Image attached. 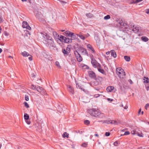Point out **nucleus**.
<instances>
[{
    "label": "nucleus",
    "instance_id": "nucleus-1",
    "mask_svg": "<svg viewBox=\"0 0 149 149\" xmlns=\"http://www.w3.org/2000/svg\"><path fill=\"white\" fill-rule=\"evenodd\" d=\"M39 35L42 37L43 43L47 47L49 48L55 47L53 40L49 35L45 32H41Z\"/></svg>",
    "mask_w": 149,
    "mask_h": 149
},
{
    "label": "nucleus",
    "instance_id": "nucleus-2",
    "mask_svg": "<svg viewBox=\"0 0 149 149\" xmlns=\"http://www.w3.org/2000/svg\"><path fill=\"white\" fill-rule=\"evenodd\" d=\"M88 113L92 116L96 118H102L103 116V113L101 111L95 108L90 109L88 110Z\"/></svg>",
    "mask_w": 149,
    "mask_h": 149
},
{
    "label": "nucleus",
    "instance_id": "nucleus-3",
    "mask_svg": "<svg viewBox=\"0 0 149 149\" xmlns=\"http://www.w3.org/2000/svg\"><path fill=\"white\" fill-rule=\"evenodd\" d=\"M114 24L115 25L120 27H125L126 29H127L129 27L128 23L125 19H117Z\"/></svg>",
    "mask_w": 149,
    "mask_h": 149
},
{
    "label": "nucleus",
    "instance_id": "nucleus-4",
    "mask_svg": "<svg viewBox=\"0 0 149 149\" xmlns=\"http://www.w3.org/2000/svg\"><path fill=\"white\" fill-rule=\"evenodd\" d=\"M102 79V77H97V79H95L94 81L91 82L90 83L91 86L93 87L97 86L100 84V80Z\"/></svg>",
    "mask_w": 149,
    "mask_h": 149
},
{
    "label": "nucleus",
    "instance_id": "nucleus-5",
    "mask_svg": "<svg viewBox=\"0 0 149 149\" xmlns=\"http://www.w3.org/2000/svg\"><path fill=\"white\" fill-rule=\"evenodd\" d=\"M91 63L94 68H96L98 67H100V64L94 58L93 55L91 56Z\"/></svg>",
    "mask_w": 149,
    "mask_h": 149
},
{
    "label": "nucleus",
    "instance_id": "nucleus-6",
    "mask_svg": "<svg viewBox=\"0 0 149 149\" xmlns=\"http://www.w3.org/2000/svg\"><path fill=\"white\" fill-rule=\"evenodd\" d=\"M116 70V73L119 76H120V75H125V72L121 68H117Z\"/></svg>",
    "mask_w": 149,
    "mask_h": 149
},
{
    "label": "nucleus",
    "instance_id": "nucleus-7",
    "mask_svg": "<svg viewBox=\"0 0 149 149\" xmlns=\"http://www.w3.org/2000/svg\"><path fill=\"white\" fill-rule=\"evenodd\" d=\"M78 49L79 51L82 53H84V54L87 55V56H88V54L86 49L82 46L79 47Z\"/></svg>",
    "mask_w": 149,
    "mask_h": 149
},
{
    "label": "nucleus",
    "instance_id": "nucleus-8",
    "mask_svg": "<svg viewBox=\"0 0 149 149\" xmlns=\"http://www.w3.org/2000/svg\"><path fill=\"white\" fill-rule=\"evenodd\" d=\"M62 52L64 54L65 56H67L70 52V47H67L66 49H63Z\"/></svg>",
    "mask_w": 149,
    "mask_h": 149
},
{
    "label": "nucleus",
    "instance_id": "nucleus-9",
    "mask_svg": "<svg viewBox=\"0 0 149 149\" xmlns=\"http://www.w3.org/2000/svg\"><path fill=\"white\" fill-rule=\"evenodd\" d=\"M89 76L91 78L95 79H97V77L95 72L93 71H90L88 72Z\"/></svg>",
    "mask_w": 149,
    "mask_h": 149
},
{
    "label": "nucleus",
    "instance_id": "nucleus-10",
    "mask_svg": "<svg viewBox=\"0 0 149 149\" xmlns=\"http://www.w3.org/2000/svg\"><path fill=\"white\" fill-rule=\"evenodd\" d=\"M38 87L39 88L38 91V92L42 95H44L46 94V91L42 87L39 86Z\"/></svg>",
    "mask_w": 149,
    "mask_h": 149
},
{
    "label": "nucleus",
    "instance_id": "nucleus-11",
    "mask_svg": "<svg viewBox=\"0 0 149 149\" xmlns=\"http://www.w3.org/2000/svg\"><path fill=\"white\" fill-rule=\"evenodd\" d=\"M72 39L70 38L69 37L68 38L66 37L64 40V41H63V42L67 43H70L72 42Z\"/></svg>",
    "mask_w": 149,
    "mask_h": 149
},
{
    "label": "nucleus",
    "instance_id": "nucleus-12",
    "mask_svg": "<svg viewBox=\"0 0 149 149\" xmlns=\"http://www.w3.org/2000/svg\"><path fill=\"white\" fill-rule=\"evenodd\" d=\"M67 88L68 90L70 93L73 94L74 93V89L70 85H68L67 86Z\"/></svg>",
    "mask_w": 149,
    "mask_h": 149
},
{
    "label": "nucleus",
    "instance_id": "nucleus-13",
    "mask_svg": "<svg viewBox=\"0 0 149 149\" xmlns=\"http://www.w3.org/2000/svg\"><path fill=\"white\" fill-rule=\"evenodd\" d=\"M38 86H36L33 84H32L31 85V88L34 90L37 91H38L39 88H38Z\"/></svg>",
    "mask_w": 149,
    "mask_h": 149
},
{
    "label": "nucleus",
    "instance_id": "nucleus-14",
    "mask_svg": "<svg viewBox=\"0 0 149 149\" xmlns=\"http://www.w3.org/2000/svg\"><path fill=\"white\" fill-rule=\"evenodd\" d=\"M111 53V55L114 58H116L117 57V55L115 51L114 50H111L110 51Z\"/></svg>",
    "mask_w": 149,
    "mask_h": 149
},
{
    "label": "nucleus",
    "instance_id": "nucleus-15",
    "mask_svg": "<svg viewBox=\"0 0 149 149\" xmlns=\"http://www.w3.org/2000/svg\"><path fill=\"white\" fill-rule=\"evenodd\" d=\"M66 37L60 35L59 36L58 38L61 41L63 42L64 41V40L65 38Z\"/></svg>",
    "mask_w": 149,
    "mask_h": 149
},
{
    "label": "nucleus",
    "instance_id": "nucleus-16",
    "mask_svg": "<svg viewBox=\"0 0 149 149\" xmlns=\"http://www.w3.org/2000/svg\"><path fill=\"white\" fill-rule=\"evenodd\" d=\"M114 88V87L112 86H109L107 88V90L108 92H111L113 90Z\"/></svg>",
    "mask_w": 149,
    "mask_h": 149
},
{
    "label": "nucleus",
    "instance_id": "nucleus-17",
    "mask_svg": "<svg viewBox=\"0 0 149 149\" xmlns=\"http://www.w3.org/2000/svg\"><path fill=\"white\" fill-rule=\"evenodd\" d=\"M134 28L132 29V30L135 33H138L139 31V29L138 27H137L136 26L135 27H133Z\"/></svg>",
    "mask_w": 149,
    "mask_h": 149
},
{
    "label": "nucleus",
    "instance_id": "nucleus-18",
    "mask_svg": "<svg viewBox=\"0 0 149 149\" xmlns=\"http://www.w3.org/2000/svg\"><path fill=\"white\" fill-rule=\"evenodd\" d=\"M21 54L23 56L26 57L28 56L29 55V54L26 51H24L23 52H22Z\"/></svg>",
    "mask_w": 149,
    "mask_h": 149
},
{
    "label": "nucleus",
    "instance_id": "nucleus-19",
    "mask_svg": "<svg viewBox=\"0 0 149 149\" xmlns=\"http://www.w3.org/2000/svg\"><path fill=\"white\" fill-rule=\"evenodd\" d=\"M76 58L77 61L79 62H81L82 61V58L80 55L78 56H76Z\"/></svg>",
    "mask_w": 149,
    "mask_h": 149
},
{
    "label": "nucleus",
    "instance_id": "nucleus-20",
    "mask_svg": "<svg viewBox=\"0 0 149 149\" xmlns=\"http://www.w3.org/2000/svg\"><path fill=\"white\" fill-rule=\"evenodd\" d=\"M71 33H72V32H70L69 31H66L65 32V34L64 35H65L67 37H69L70 36Z\"/></svg>",
    "mask_w": 149,
    "mask_h": 149
},
{
    "label": "nucleus",
    "instance_id": "nucleus-21",
    "mask_svg": "<svg viewBox=\"0 0 149 149\" xmlns=\"http://www.w3.org/2000/svg\"><path fill=\"white\" fill-rule=\"evenodd\" d=\"M143 82L144 83L149 82V79L148 77H144L143 79Z\"/></svg>",
    "mask_w": 149,
    "mask_h": 149
},
{
    "label": "nucleus",
    "instance_id": "nucleus-22",
    "mask_svg": "<svg viewBox=\"0 0 149 149\" xmlns=\"http://www.w3.org/2000/svg\"><path fill=\"white\" fill-rule=\"evenodd\" d=\"M141 39L143 41L146 42L148 40V38L146 37L145 36H143L141 37Z\"/></svg>",
    "mask_w": 149,
    "mask_h": 149
},
{
    "label": "nucleus",
    "instance_id": "nucleus-23",
    "mask_svg": "<svg viewBox=\"0 0 149 149\" xmlns=\"http://www.w3.org/2000/svg\"><path fill=\"white\" fill-rule=\"evenodd\" d=\"M24 118L25 120H28L29 119V116L27 113H25L24 116Z\"/></svg>",
    "mask_w": 149,
    "mask_h": 149
},
{
    "label": "nucleus",
    "instance_id": "nucleus-24",
    "mask_svg": "<svg viewBox=\"0 0 149 149\" xmlns=\"http://www.w3.org/2000/svg\"><path fill=\"white\" fill-rule=\"evenodd\" d=\"M29 24L26 22L24 21L23 22L22 27L23 28L27 27Z\"/></svg>",
    "mask_w": 149,
    "mask_h": 149
},
{
    "label": "nucleus",
    "instance_id": "nucleus-25",
    "mask_svg": "<svg viewBox=\"0 0 149 149\" xmlns=\"http://www.w3.org/2000/svg\"><path fill=\"white\" fill-rule=\"evenodd\" d=\"M113 121L111 120H107L104 121V123L108 124L110 123L112 124L113 123Z\"/></svg>",
    "mask_w": 149,
    "mask_h": 149
},
{
    "label": "nucleus",
    "instance_id": "nucleus-26",
    "mask_svg": "<svg viewBox=\"0 0 149 149\" xmlns=\"http://www.w3.org/2000/svg\"><path fill=\"white\" fill-rule=\"evenodd\" d=\"M124 58L126 61L129 62L130 60V57L129 56H124Z\"/></svg>",
    "mask_w": 149,
    "mask_h": 149
},
{
    "label": "nucleus",
    "instance_id": "nucleus-27",
    "mask_svg": "<svg viewBox=\"0 0 149 149\" xmlns=\"http://www.w3.org/2000/svg\"><path fill=\"white\" fill-rule=\"evenodd\" d=\"M69 37L70 38H71L72 39V38L73 39H74L75 38H76V36L73 33H71Z\"/></svg>",
    "mask_w": 149,
    "mask_h": 149
},
{
    "label": "nucleus",
    "instance_id": "nucleus-28",
    "mask_svg": "<svg viewBox=\"0 0 149 149\" xmlns=\"http://www.w3.org/2000/svg\"><path fill=\"white\" fill-rule=\"evenodd\" d=\"M76 87L77 88L82 89H83V87L79 83H76Z\"/></svg>",
    "mask_w": 149,
    "mask_h": 149
},
{
    "label": "nucleus",
    "instance_id": "nucleus-29",
    "mask_svg": "<svg viewBox=\"0 0 149 149\" xmlns=\"http://www.w3.org/2000/svg\"><path fill=\"white\" fill-rule=\"evenodd\" d=\"M63 136L64 138L66 137L67 138H68L69 137V134H68L66 132H65L63 133Z\"/></svg>",
    "mask_w": 149,
    "mask_h": 149
},
{
    "label": "nucleus",
    "instance_id": "nucleus-30",
    "mask_svg": "<svg viewBox=\"0 0 149 149\" xmlns=\"http://www.w3.org/2000/svg\"><path fill=\"white\" fill-rule=\"evenodd\" d=\"M53 35L55 38H57L59 36V35L55 31L53 32Z\"/></svg>",
    "mask_w": 149,
    "mask_h": 149
},
{
    "label": "nucleus",
    "instance_id": "nucleus-31",
    "mask_svg": "<svg viewBox=\"0 0 149 149\" xmlns=\"http://www.w3.org/2000/svg\"><path fill=\"white\" fill-rule=\"evenodd\" d=\"M86 16L89 18H92L93 17V15L91 13H87L86 14Z\"/></svg>",
    "mask_w": 149,
    "mask_h": 149
},
{
    "label": "nucleus",
    "instance_id": "nucleus-32",
    "mask_svg": "<svg viewBox=\"0 0 149 149\" xmlns=\"http://www.w3.org/2000/svg\"><path fill=\"white\" fill-rule=\"evenodd\" d=\"M136 135H137L138 136H140V137H143V134L142 133H139L138 132H136Z\"/></svg>",
    "mask_w": 149,
    "mask_h": 149
},
{
    "label": "nucleus",
    "instance_id": "nucleus-33",
    "mask_svg": "<svg viewBox=\"0 0 149 149\" xmlns=\"http://www.w3.org/2000/svg\"><path fill=\"white\" fill-rule=\"evenodd\" d=\"M90 122L88 120H85L84 121V123L87 125H88L90 124Z\"/></svg>",
    "mask_w": 149,
    "mask_h": 149
},
{
    "label": "nucleus",
    "instance_id": "nucleus-34",
    "mask_svg": "<svg viewBox=\"0 0 149 149\" xmlns=\"http://www.w3.org/2000/svg\"><path fill=\"white\" fill-rule=\"evenodd\" d=\"M98 70L100 72L104 74V71L103 69L102 68H98Z\"/></svg>",
    "mask_w": 149,
    "mask_h": 149
},
{
    "label": "nucleus",
    "instance_id": "nucleus-35",
    "mask_svg": "<svg viewBox=\"0 0 149 149\" xmlns=\"http://www.w3.org/2000/svg\"><path fill=\"white\" fill-rule=\"evenodd\" d=\"M130 134V132L129 131H126L125 132L124 134H121L120 135V136H123V135H128Z\"/></svg>",
    "mask_w": 149,
    "mask_h": 149
},
{
    "label": "nucleus",
    "instance_id": "nucleus-36",
    "mask_svg": "<svg viewBox=\"0 0 149 149\" xmlns=\"http://www.w3.org/2000/svg\"><path fill=\"white\" fill-rule=\"evenodd\" d=\"M24 104L25 107H26V108H28L29 107V106L27 102H24Z\"/></svg>",
    "mask_w": 149,
    "mask_h": 149
},
{
    "label": "nucleus",
    "instance_id": "nucleus-37",
    "mask_svg": "<svg viewBox=\"0 0 149 149\" xmlns=\"http://www.w3.org/2000/svg\"><path fill=\"white\" fill-rule=\"evenodd\" d=\"M87 143H84L82 144L81 146L84 147H86L87 146Z\"/></svg>",
    "mask_w": 149,
    "mask_h": 149
},
{
    "label": "nucleus",
    "instance_id": "nucleus-38",
    "mask_svg": "<svg viewBox=\"0 0 149 149\" xmlns=\"http://www.w3.org/2000/svg\"><path fill=\"white\" fill-rule=\"evenodd\" d=\"M79 36L80 37V38L81 39L83 40H84L85 39V37L83 36L82 35H79Z\"/></svg>",
    "mask_w": 149,
    "mask_h": 149
},
{
    "label": "nucleus",
    "instance_id": "nucleus-39",
    "mask_svg": "<svg viewBox=\"0 0 149 149\" xmlns=\"http://www.w3.org/2000/svg\"><path fill=\"white\" fill-rule=\"evenodd\" d=\"M74 54H75V56H78L80 55V54H79L78 51H76L74 52Z\"/></svg>",
    "mask_w": 149,
    "mask_h": 149
},
{
    "label": "nucleus",
    "instance_id": "nucleus-40",
    "mask_svg": "<svg viewBox=\"0 0 149 149\" xmlns=\"http://www.w3.org/2000/svg\"><path fill=\"white\" fill-rule=\"evenodd\" d=\"M136 130H133L132 131L131 133L132 134H133L134 135H136Z\"/></svg>",
    "mask_w": 149,
    "mask_h": 149
},
{
    "label": "nucleus",
    "instance_id": "nucleus-41",
    "mask_svg": "<svg viewBox=\"0 0 149 149\" xmlns=\"http://www.w3.org/2000/svg\"><path fill=\"white\" fill-rule=\"evenodd\" d=\"M25 121L27 124L28 125H30L31 123V122L29 119L28 120H25Z\"/></svg>",
    "mask_w": 149,
    "mask_h": 149
},
{
    "label": "nucleus",
    "instance_id": "nucleus-42",
    "mask_svg": "<svg viewBox=\"0 0 149 149\" xmlns=\"http://www.w3.org/2000/svg\"><path fill=\"white\" fill-rule=\"evenodd\" d=\"M25 99L26 101H28L29 100V98L28 96L26 95L25 96Z\"/></svg>",
    "mask_w": 149,
    "mask_h": 149
},
{
    "label": "nucleus",
    "instance_id": "nucleus-43",
    "mask_svg": "<svg viewBox=\"0 0 149 149\" xmlns=\"http://www.w3.org/2000/svg\"><path fill=\"white\" fill-rule=\"evenodd\" d=\"M129 25V26H131L132 28L134 27V26H135L134 25L133 23H132L131 22L130 23Z\"/></svg>",
    "mask_w": 149,
    "mask_h": 149
},
{
    "label": "nucleus",
    "instance_id": "nucleus-44",
    "mask_svg": "<svg viewBox=\"0 0 149 149\" xmlns=\"http://www.w3.org/2000/svg\"><path fill=\"white\" fill-rule=\"evenodd\" d=\"M110 133L109 132H106L105 133V135L107 136H109L110 135Z\"/></svg>",
    "mask_w": 149,
    "mask_h": 149
},
{
    "label": "nucleus",
    "instance_id": "nucleus-45",
    "mask_svg": "<svg viewBox=\"0 0 149 149\" xmlns=\"http://www.w3.org/2000/svg\"><path fill=\"white\" fill-rule=\"evenodd\" d=\"M110 16L109 15H107V16H105L104 17V19H110Z\"/></svg>",
    "mask_w": 149,
    "mask_h": 149
},
{
    "label": "nucleus",
    "instance_id": "nucleus-46",
    "mask_svg": "<svg viewBox=\"0 0 149 149\" xmlns=\"http://www.w3.org/2000/svg\"><path fill=\"white\" fill-rule=\"evenodd\" d=\"M81 90H82V91H84L85 93H88V91L86 89H84L83 88V89Z\"/></svg>",
    "mask_w": 149,
    "mask_h": 149
},
{
    "label": "nucleus",
    "instance_id": "nucleus-47",
    "mask_svg": "<svg viewBox=\"0 0 149 149\" xmlns=\"http://www.w3.org/2000/svg\"><path fill=\"white\" fill-rule=\"evenodd\" d=\"M143 0H136V1H135L134 2V3H138L139 2H141V1H142Z\"/></svg>",
    "mask_w": 149,
    "mask_h": 149
},
{
    "label": "nucleus",
    "instance_id": "nucleus-48",
    "mask_svg": "<svg viewBox=\"0 0 149 149\" xmlns=\"http://www.w3.org/2000/svg\"><path fill=\"white\" fill-rule=\"evenodd\" d=\"M148 107H149V104L147 103L146 105L145 106V109L147 110V108Z\"/></svg>",
    "mask_w": 149,
    "mask_h": 149
},
{
    "label": "nucleus",
    "instance_id": "nucleus-49",
    "mask_svg": "<svg viewBox=\"0 0 149 149\" xmlns=\"http://www.w3.org/2000/svg\"><path fill=\"white\" fill-rule=\"evenodd\" d=\"M92 46L90 44H88L87 45V47L88 48H89V49L91 48H92Z\"/></svg>",
    "mask_w": 149,
    "mask_h": 149
},
{
    "label": "nucleus",
    "instance_id": "nucleus-50",
    "mask_svg": "<svg viewBox=\"0 0 149 149\" xmlns=\"http://www.w3.org/2000/svg\"><path fill=\"white\" fill-rule=\"evenodd\" d=\"M118 143L117 141H116L113 144L115 146H117L118 145Z\"/></svg>",
    "mask_w": 149,
    "mask_h": 149
},
{
    "label": "nucleus",
    "instance_id": "nucleus-51",
    "mask_svg": "<svg viewBox=\"0 0 149 149\" xmlns=\"http://www.w3.org/2000/svg\"><path fill=\"white\" fill-rule=\"evenodd\" d=\"M27 27H25L26 29H29V30H30L31 29V27L29 26V25L28 24V25L27 26Z\"/></svg>",
    "mask_w": 149,
    "mask_h": 149
},
{
    "label": "nucleus",
    "instance_id": "nucleus-52",
    "mask_svg": "<svg viewBox=\"0 0 149 149\" xmlns=\"http://www.w3.org/2000/svg\"><path fill=\"white\" fill-rule=\"evenodd\" d=\"M146 13L148 14L149 13V9H147L146 10Z\"/></svg>",
    "mask_w": 149,
    "mask_h": 149
},
{
    "label": "nucleus",
    "instance_id": "nucleus-53",
    "mask_svg": "<svg viewBox=\"0 0 149 149\" xmlns=\"http://www.w3.org/2000/svg\"><path fill=\"white\" fill-rule=\"evenodd\" d=\"M29 60L30 61H32V56H31V57H29L28 58Z\"/></svg>",
    "mask_w": 149,
    "mask_h": 149
},
{
    "label": "nucleus",
    "instance_id": "nucleus-54",
    "mask_svg": "<svg viewBox=\"0 0 149 149\" xmlns=\"http://www.w3.org/2000/svg\"><path fill=\"white\" fill-rule=\"evenodd\" d=\"M113 121V124H117V122L116 121H114V120H112Z\"/></svg>",
    "mask_w": 149,
    "mask_h": 149
},
{
    "label": "nucleus",
    "instance_id": "nucleus-55",
    "mask_svg": "<svg viewBox=\"0 0 149 149\" xmlns=\"http://www.w3.org/2000/svg\"><path fill=\"white\" fill-rule=\"evenodd\" d=\"M107 100L108 101H112L113 100L111 99V98H107Z\"/></svg>",
    "mask_w": 149,
    "mask_h": 149
},
{
    "label": "nucleus",
    "instance_id": "nucleus-56",
    "mask_svg": "<svg viewBox=\"0 0 149 149\" xmlns=\"http://www.w3.org/2000/svg\"><path fill=\"white\" fill-rule=\"evenodd\" d=\"M71 61H73V62H74L76 61V60L74 58H72Z\"/></svg>",
    "mask_w": 149,
    "mask_h": 149
},
{
    "label": "nucleus",
    "instance_id": "nucleus-57",
    "mask_svg": "<svg viewBox=\"0 0 149 149\" xmlns=\"http://www.w3.org/2000/svg\"><path fill=\"white\" fill-rule=\"evenodd\" d=\"M91 51H92L93 53H95V50H94L93 48L92 49H91Z\"/></svg>",
    "mask_w": 149,
    "mask_h": 149
},
{
    "label": "nucleus",
    "instance_id": "nucleus-58",
    "mask_svg": "<svg viewBox=\"0 0 149 149\" xmlns=\"http://www.w3.org/2000/svg\"><path fill=\"white\" fill-rule=\"evenodd\" d=\"M56 65L58 66L59 65V63H58V62H57V61H56Z\"/></svg>",
    "mask_w": 149,
    "mask_h": 149
},
{
    "label": "nucleus",
    "instance_id": "nucleus-59",
    "mask_svg": "<svg viewBox=\"0 0 149 149\" xmlns=\"http://www.w3.org/2000/svg\"><path fill=\"white\" fill-rule=\"evenodd\" d=\"M129 82H130V84H132L133 83V82H132V80L131 79L129 80Z\"/></svg>",
    "mask_w": 149,
    "mask_h": 149
},
{
    "label": "nucleus",
    "instance_id": "nucleus-60",
    "mask_svg": "<svg viewBox=\"0 0 149 149\" xmlns=\"http://www.w3.org/2000/svg\"><path fill=\"white\" fill-rule=\"evenodd\" d=\"M32 77H35V75L34 73H33L31 74Z\"/></svg>",
    "mask_w": 149,
    "mask_h": 149
},
{
    "label": "nucleus",
    "instance_id": "nucleus-61",
    "mask_svg": "<svg viewBox=\"0 0 149 149\" xmlns=\"http://www.w3.org/2000/svg\"><path fill=\"white\" fill-rule=\"evenodd\" d=\"M141 109L140 108V109H139V111H138V113L139 114H140V113L141 112Z\"/></svg>",
    "mask_w": 149,
    "mask_h": 149
},
{
    "label": "nucleus",
    "instance_id": "nucleus-62",
    "mask_svg": "<svg viewBox=\"0 0 149 149\" xmlns=\"http://www.w3.org/2000/svg\"><path fill=\"white\" fill-rule=\"evenodd\" d=\"M61 3L63 4H65L66 3V2L63 1H61Z\"/></svg>",
    "mask_w": 149,
    "mask_h": 149
},
{
    "label": "nucleus",
    "instance_id": "nucleus-63",
    "mask_svg": "<svg viewBox=\"0 0 149 149\" xmlns=\"http://www.w3.org/2000/svg\"><path fill=\"white\" fill-rule=\"evenodd\" d=\"M110 52H111L110 51V52H106V54L107 55H108L110 53Z\"/></svg>",
    "mask_w": 149,
    "mask_h": 149
},
{
    "label": "nucleus",
    "instance_id": "nucleus-64",
    "mask_svg": "<svg viewBox=\"0 0 149 149\" xmlns=\"http://www.w3.org/2000/svg\"><path fill=\"white\" fill-rule=\"evenodd\" d=\"M95 136H97V137H99V136L97 134H95Z\"/></svg>",
    "mask_w": 149,
    "mask_h": 149
}]
</instances>
